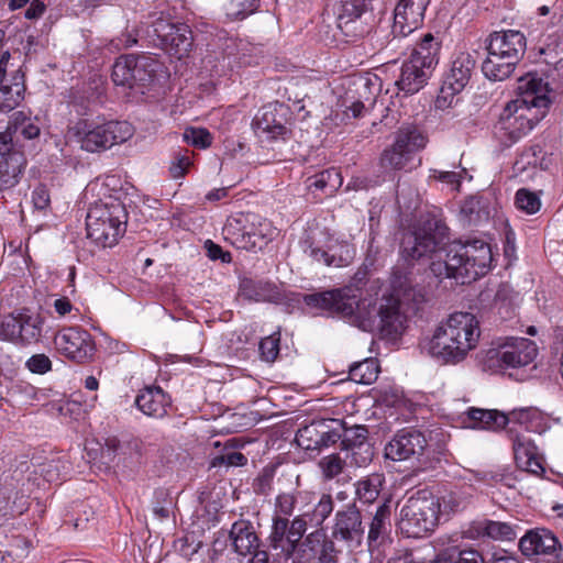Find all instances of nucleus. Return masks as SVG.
<instances>
[{"mask_svg": "<svg viewBox=\"0 0 563 563\" xmlns=\"http://www.w3.org/2000/svg\"><path fill=\"white\" fill-rule=\"evenodd\" d=\"M448 230L441 219L430 214L422 217L401 239L402 258L408 263L430 261L434 276L454 278L462 285L485 275L493 261L489 244L473 240L444 247Z\"/></svg>", "mask_w": 563, "mask_h": 563, "instance_id": "nucleus-1", "label": "nucleus"}, {"mask_svg": "<svg viewBox=\"0 0 563 563\" xmlns=\"http://www.w3.org/2000/svg\"><path fill=\"white\" fill-rule=\"evenodd\" d=\"M549 92V85L534 74L519 79L518 96L506 104L499 120L510 139L518 140L544 118L551 103Z\"/></svg>", "mask_w": 563, "mask_h": 563, "instance_id": "nucleus-2", "label": "nucleus"}, {"mask_svg": "<svg viewBox=\"0 0 563 563\" xmlns=\"http://www.w3.org/2000/svg\"><path fill=\"white\" fill-rule=\"evenodd\" d=\"M479 335V322L473 313L455 312L435 330L428 351L433 357L456 364L476 347Z\"/></svg>", "mask_w": 563, "mask_h": 563, "instance_id": "nucleus-3", "label": "nucleus"}, {"mask_svg": "<svg viewBox=\"0 0 563 563\" xmlns=\"http://www.w3.org/2000/svg\"><path fill=\"white\" fill-rule=\"evenodd\" d=\"M310 307L339 313L363 331H372L377 309L371 299H361L351 287L311 294L305 297Z\"/></svg>", "mask_w": 563, "mask_h": 563, "instance_id": "nucleus-4", "label": "nucleus"}, {"mask_svg": "<svg viewBox=\"0 0 563 563\" xmlns=\"http://www.w3.org/2000/svg\"><path fill=\"white\" fill-rule=\"evenodd\" d=\"M134 130L125 121H109L102 124L80 120L68 130V139L90 153L106 151L132 137Z\"/></svg>", "mask_w": 563, "mask_h": 563, "instance_id": "nucleus-5", "label": "nucleus"}, {"mask_svg": "<svg viewBox=\"0 0 563 563\" xmlns=\"http://www.w3.org/2000/svg\"><path fill=\"white\" fill-rule=\"evenodd\" d=\"M441 504L426 493L411 496L400 508L398 528L407 538H422L434 530L439 522Z\"/></svg>", "mask_w": 563, "mask_h": 563, "instance_id": "nucleus-6", "label": "nucleus"}, {"mask_svg": "<svg viewBox=\"0 0 563 563\" xmlns=\"http://www.w3.org/2000/svg\"><path fill=\"white\" fill-rule=\"evenodd\" d=\"M161 66L152 56L126 55L117 59L111 76L115 86L144 93V89L154 82Z\"/></svg>", "mask_w": 563, "mask_h": 563, "instance_id": "nucleus-7", "label": "nucleus"}, {"mask_svg": "<svg viewBox=\"0 0 563 563\" xmlns=\"http://www.w3.org/2000/svg\"><path fill=\"white\" fill-rule=\"evenodd\" d=\"M121 207L104 206L91 209L86 219L87 235L102 247L115 245L125 231V222L120 219Z\"/></svg>", "mask_w": 563, "mask_h": 563, "instance_id": "nucleus-8", "label": "nucleus"}, {"mask_svg": "<svg viewBox=\"0 0 563 563\" xmlns=\"http://www.w3.org/2000/svg\"><path fill=\"white\" fill-rule=\"evenodd\" d=\"M538 354L536 343L526 338H508L496 343L486 353L489 368H516L527 366Z\"/></svg>", "mask_w": 563, "mask_h": 563, "instance_id": "nucleus-9", "label": "nucleus"}, {"mask_svg": "<svg viewBox=\"0 0 563 563\" xmlns=\"http://www.w3.org/2000/svg\"><path fill=\"white\" fill-rule=\"evenodd\" d=\"M365 527L362 514L355 504H350L334 514L331 537L349 548H358L364 539Z\"/></svg>", "mask_w": 563, "mask_h": 563, "instance_id": "nucleus-10", "label": "nucleus"}, {"mask_svg": "<svg viewBox=\"0 0 563 563\" xmlns=\"http://www.w3.org/2000/svg\"><path fill=\"white\" fill-rule=\"evenodd\" d=\"M289 109L284 103L275 102L264 106L253 121L255 134L268 141L285 139Z\"/></svg>", "mask_w": 563, "mask_h": 563, "instance_id": "nucleus-11", "label": "nucleus"}, {"mask_svg": "<svg viewBox=\"0 0 563 563\" xmlns=\"http://www.w3.org/2000/svg\"><path fill=\"white\" fill-rule=\"evenodd\" d=\"M427 440L424 435L413 429L398 431L385 445V457L391 461H415L424 452Z\"/></svg>", "mask_w": 563, "mask_h": 563, "instance_id": "nucleus-12", "label": "nucleus"}, {"mask_svg": "<svg viewBox=\"0 0 563 563\" xmlns=\"http://www.w3.org/2000/svg\"><path fill=\"white\" fill-rule=\"evenodd\" d=\"M56 349L66 357L81 363L92 356L95 345L91 335L82 329L67 328L54 339Z\"/></svg>", "mask_w": 563, "mask_h": 563, "instance_id": "nucleus-13", "label": "nucleus"}, {"mask_svg": "<svg viewBox=\"0 0 563 563\" xmlns=\"http://www.w3.org/2000/svg\"><path fill=\"white\" fill-rule=\"evenodd\" d=\"M519 550L528 559L537 556H560L562 547L556 536L545 528L528 530L519 540Z\"/></svg>", "mask_w": 563, "mask_h": 563, "instance_id": "nucleus-14", "label": "nucleus"}, {"mask_svg": "<svg viewBox=\"0 0 563 563\" xmlns=\"http://www.w3.org/2000/svg\"><path fill=\"white\" fill-rule=\"evenodd\" d=\"M154 32L169 54L178 58L187 55L191 48V31L186 24H174L165 20H158L154 24Z\"/></svg>", "mask_w": 563, "mask_h": 563, "instance_id": "nucleus-15", "label": "nucleus"}, {"mask_svg": "<svg viewBox=\"0 0 563 563\" xmlns=\"http://www.w3.org/2000/svg\"><path fill=\"white\" fill-rule=\"evenodd\" d=\"M409 310L398 299L384 295L377 308L379 325L386 335L399 334L404 331Z\"/></svg>", "mask_w": 563, "mask_h": 563, "instance_id": "nucleus-16", "label": "nucleus"}, {"mask_svg": "<svg viewBox=\"0 0 563 563\" xmlns=\"http://www.w3.org/2000/svg\"><path fill=\"white\" fill-rule=\"evenodd\" d=\"M476 60V53H460L452 63L441 90L442 93L455 95L462 91L471 78Z\"/></svg>", "mask_w": 563, "mask_h": 563, "instance_id": "nucleus-17", "label": "nucleus"}, {"mask_svg": "<svg viewBox=\"0 0 563 563\" xmlns=\"http://www.w3.org/2000/svg\"><path fill=\"white\" fill-rule=\"evenodd\" d=\"M486 49L520 60L526 51V38L519 31L494 32L487 38Z\"/></svg>", "mask_w": 563, "mask_h": 563, "instance_id": "nucleus-18", "label": "nucleus"}, {"mask_svg": "<svg viewBox=\"0 0 563 563\" xmlns=\"http://www.w3.org/2000/svg\"><path fill=\"white\" fill-rule=\"evenodd\" d=\"M512 449L516 464L519 468L534 475L544 472L542 457L530 438L525 434H517L512 439Z\"/></svg>", "mask_w": 563, "mask_h": 563, "instance_id": "nucleus-19", "label": "nucleus"}, {"mask_svg": "<svg viewBox=\"0 0 563 563\" xmlns=\"http://www.w3.org/2000/svg\"><path fill=\"white\" fill-rule=\"evenodd\" d=\"M135 406L145 416L162 419L170 407V398L161 387H145L136 396Z\"/></svg>", "mask_w": 563, "mask_h": 563, "instance_id": "nucleus-20", "label": "nucleus"}, {"mask_svg": "<svg viewBox=\"0 0 563 563\" xmlns=\"http://www.w3.org/2000/svg\"><path fill=\"white\" fill-rule=\"evenodd\" d=\"M431 69L423 62L409 58L402 64L400 77L396 84L401 91L409 95L416 93L426 85Z\"/></svg>", "mask_w": 563, "mask_h": 563, "instance_id": "nucleus-21", "label": "nucleus"}, {"mask_svg": "<svg viewBox=\"0 0 563 563\" xmlns=\"http://www.w3.org/2000/svg\"><path fill=\"white\" fill-rule=\"evenodd\" d=\"M391 298L398 299L409 311H415L418 305L426 300V291L423 287H420L412 283L408 276L395 275L391 280Z\"/></svg>", "mask_w": 563, "mask_h": 563, "instance_id": "nucleus-22", "label": "nucleus"}, {"mask_svg": "<svg viewBox=\"0 0 563 563\" xmlns=\"http://www.w3.org/2000/svg\"><path fill=\"white\" fill-rule=\"evenodd\" d=\"M229 536L234 551L241 555L251 554L258 549L260 539L250 521L239 520L234 522Z\"/></svg>", "mask_w": 563, "mask_h": 563, "instance_id": "nucleus-23", "label": "nucleus"}, {"mask_svg": "<svg viewBox=\"0 0 563 563\" xmlns=\"http://www.w3.org/2000/svg\"><path fill=\"white\" fill-rule=\"evenodd\" d=\"M518 62L505 56L500 52L487 51V57L483 62L482 70L492 80H505L514 73Z\"/></svg>", "mask_w": 563, "mask_h": 563, "instance_id": "nucleus-24", "label": "nucleus"}, {"mask_svg": "<svg viewBox=\"0 0 563 563\" xmlns=\"http://www.w3.org/2000/svg\"><path fill=\"white\" fill-rule=\"evenodd\" d=\"M371 3L372 0H341L338 14L339 27L346 34L355 32L357 27L353 24L357 23V20L367 13Z\"/></svg>", "mask_w": 563, "mask_h": 563, "instance_id": "nucleus-25", "label": "nucleus"}, {"mask_svg": "<svg viewBox=\"0 0 563 563\" xmlns=\"http://www.w3.org/2000/svg\"><path fill=\"white\" fill-rule=\"evenodd\" d=\"M390 506L386 503L379 505L368 525L367 543L368 547L377 545L390 529Z\"/></svg>", "mask_w": 563, "mask_h": 563, "instance_id": "nucleus-26", "label": "nucleus"}, {"mask_svg": "<svg viewBox=\"0 0 563 563\" xmlns=\"http://www.w3.org/2000/svg\"><path fill=\"white\" fill-rule=\"evenodd\" d=\"M25 164L23 154H13L0 163V190L12 188L20 181Z\"/></svg>", "mask_w": 563, "mask_h": 563, "instance_id": "nucleus-27", "label": "nucleus"}, {"mask_svg": "<svg viewBox=\"0 0 563 563\" xmlns=\"http://www.w3.org/2000/svg\"><path fill=\"white\" fill-rule=\"evenodd\" d=\"M243 220L242 218H231L228 220L223 232L225 234V239L230 240L233 245H235L238 249L242 250H253V249H261L262 244H260L253 236L251 235L250 230L242 229Z\"/></svg>", "mask_w": 563, "mask_h": 563, "instance_id": "nucleus-28", "label": "nucleus"}, {"mask_svg": "<svg viewBox=\"0 0 563 563\" xmlns=\"http://www.w3.org/2000/svg\"><path fill=\"white\" fill-rule=\"evenodd\" d=\"M490 214L486 200L481 196L467 198L461 207L462 221L467 225H479Z\"/></svg>", "mask_w": 563, "mask_h": 563, "instance_id": "nucleus-29", "label": "nucleus"}, {"mask_svg": "<svg viewBox=\"0 0 563 563\" xmlns=\"http://www.w3.org/2000/svg\"><path fill=\"white\" fill-rule=\"evenodd\" d=\"M328 266H346L355 257L354 246L346 240L330 236L328 239Z\"/></svg>", "mask_w": 563, "mask_h": 563, "instance_id": "nucleus-30", "label": "nucleus"}, {"mask_svg": "<svg viewBox=\"0 0 563 563\" xmlns=\"http://www.w3.org/2000/svg\"><path fill=\"white\" fill-rule=\"evenodd\" d=\"M468 417L473 421L472 428L487 430L503 429L509 422V417L498 410L472 408L468 411Z\"/></svg>", "mask_w": 563, "mask_h": 563, "instance_id": "nucleus-31", "label": "nucleus"}, {"mask_svg": "<svg viewBox=\"0 0 563 563\" xmlns=\"http://www.w3.org/2000/svg\"><path fill=\"white\" fill-rule=\"evenodd\" d=\"M427 143V137L422 134V132L412 124L402 125L396 133V139L394 144L396 145V150H404L409 155L411 153L423 148Z\"/></svg>", "mask_w": 563, "mask_h": 563, "instance_id": "nucleus-32", "label": "nucleus"}, {"mask_svg": "<svg viewBox=\"0 0 563 563\" xmlns=\"http://www.w3.org/2000/svg\"><path fill=\"white\" fill-rule=\"evenodd\" d=\"M430 563H485L482 554L475 549L449 547L439 551Z\"/></svg>", "mask_w": 563, "mask_h": 563, "instance_id": "nucleus-33", "label": "nucleus"}, {"mask_svg": "<svg viewBox=\"0 0 563 563\" xmlns=\"http://www.w3.org/2000/svg\"><path fill=\"white\" fill-rule=\"evenodd\" d=\"M242 295L256 302L261 301H273L278 298L276 287L271 283L266 282H253L246 279L241 285Z\"/></svg>", "mask_w": 563, "mask_h": 563, "instance_id": "nucleus-34", "label": "nucleus"}, {"mask_svg": "<svg viewBox=\"0 0 563 563\" xmlns=\"http://www.w3.org/2000/svg\"><path fill=\"white\" fill-rule=\"evenodd\" d=\"M367 433V429L363 426H353L351 428H346L342 421V449L352 451V454L356 455V450L361 451L365 446V452L368 453L369 448L366 444Z\"/></svg>", "mask_w": 563, "mask_h": 563, "instance_id": "nucleus-35", "label": "nucleus"}, {"mask_svg": "<svg viewBox=\"0 0 563 563\" xmlns=\"http://www.w3.org/2000/svg\"><path fill=\"white\" fill-rule=\"evenodd\" d=\"M323 430V419L314 420L297 431L296 442L305 450H319V441H322L321 433H324Z\"/></svg>", "mask_w": 563, "mask_h": 563, "instance_id": "nucleus-36", "label": "nucleus"}, {"mask_svg": "<svg viewBox=\"0 0 563 563\" xmlns=\"http://www.w3.org/2000/svg\"><path fill=\"white\" fill-rule=\"evenodd\" d=\"M439 49L440 44L435 41L432 34L428 33L413 49L410 58L423 62L427 67L433 68L438 63L437 56Z\"/></svg>", "mask_w": 563, "mask_h": 563, "instance_id": "nucleus-37", "label": "nucleus"}, {"mask_svg": "<svg viewBox=\"0 0 563 563\" xmlns=\"http://www.w3.org/2000/svg\"><path fill=\"white\" fill-rule=\"evenodd\" d=\"M378 365L374 358H366L362 362L350 366V379L357 384L369 385L376 380L378 376Z\"/></svg>", "mask_w": 563, "mask_h": 563, "instance_id": "nucleus-38", "label": "nucleus"}, {"mask_svg": "<svg viewBox=\"0 0 563 563\" xmlns=\"http://www.w3.org/2000/svg\"><path fill=\"white\" fill-rule=\"evenodd\" d=\"M7 126L13 134L20 133L26 140H32L40 135V128L33 122L31 117L22 111L14 112L10 117Z\"/></svg>", "mask_w": 563, "mask_h": 563, "instance_id": "nucleus-39", "label": "nucleus"}, {"mask_svg": "<svg viewBox=\"0 0 563 563\" xmlns=\"http://www.w3.org/2000/svg\"><path fill=\"white\" fill-rule=\"evenodd\" d=\"M21 335L19 342L31 343L38 340L42 333V319L38 314L20 312Z\"/></svg>", "mask_w": 563, "mask_h": 563, "instance_id": "nucleus-40", "label": "nucleus"}, {"mask_svg": "<svg viewBox=\"0 0 563 563\" xmlns=\"http://www.w3.org/2000/svg\"><path fill=\"white\" fill-rule=\"evenodd\" d=\"M308 183L310 189L314 188L332 194L342 185V178L335 168H330L310 177Z\"/></svg>", "mask_w": 563, "mask_h": 563, "instance_id": "nucleus-41", "label": "nucleus"}, {"mask_svg": "<svg viewBox=\"0 0 563 563\" xmlns=\"http://www.w3.org/2000/svg\"><path fill=\"white\" fill-rule=\"evenodd\" d=\"M126 449L139 450V443L136 441L122 443L117 437L109 435L103 439V444H101V457L104 463L110 464L114 462L118 454H125Z\"/></svg>", "mask_w": 563, "mask_h": 563, "instance_id": "nucleus-42", "label": "nucleus"}, {"mask_svg": "<svg viewBox=\"0 0 563 563\" xmlns=\"http://www.w3.org/2000/svg\"><path fill=\"white\" fill-rule=\"evenodd\" d=\"M24 86L21 82H14L12 86L0 87V111L8 112L14 109L22 100Z\"/></svg>", "mask_w": 563, "mask_h": 563, "instance_id": "nucleus-43", "label": "nucleus"}, {"mask_svg": "<svg viewBox=\"0 0 563 563\" xmlns=\"http://www.w3.org/2000/svg\"><path fill=\"white\" fill-rule=\"evenodd\" d=\"M289 522L290 520L288 519V517L275 514L273 515L268 541L274 550H278L282 547V543L286 541Z\"/></svg>", "mask_w": 563, "mask_h": 563, "instance_id": "nucleus-44", "label": "nucleus"}, {"mask_svg": "<svg viewBox=\"0 0 563 563\" xmlns=\"http://www.w3.org/2000/svg\"><path fill=\"white\" fill-rule=\"evenodd\" d=\"M409 159L410 155L407 152L401 148L396 150V145L393 144L390 148L383 152L380 156V165L384 168L401 169L407 165Z\"/></svg>", "mask_w": 563, "mask_h": 563, "instance_id": "nucleus-45", "label": "nucleus"}, {"mask_svg": "<svg viewBox=\"0 0 563 563\" xmlns=\"http://www.w3.org/2000/svg\"><path fill=\"white\" fill-rule=\"evenodd\" d=\"M483 531L486 536L495 540L511 541L516 539L515 530L506 522L486 521Z\"/></svg>", "mask_w": 563, "mask_h": 563, "instance_id": "nucleus-46", "label": "nucleus"}, {"mask_svg": "<svg viewBox=\"0 0 563 563\" xmlns=\"http://www.w3.org/2000/svg\"><path fill=\"white\" fill-rule=\"evenodd\" d=\"M397 203L399 209L405 213L415 211L419 207V195L417 190L406 185L398 186Z\"/></svg>", "mask_w": 563, "mask_h": 563, "instance_id": "nucleus-47", "label": "nucleus"}, {"mask_svg": "<svg viewBox=\"0 0 563 563\" xmlns=\"http://www.w3.org/2000/svg\"><path fill=\"white\" fill-rule=\"evenodd\" d=\"M515 203L517 208L528 214H533L540 210L541 201L537 194L522 188L516 192Z\"/></svg>", "mask_w": 563, "mask_h": 563, "instance_id": "nucleus-48", "label": "nucleus"}, {"mask_svg": "<svg viewBox=\"0 0 563 563\" xmlns=\"http://www.w3.org/2000/svg\"><path fill=\"white\" fill-rule=\"evenodd\" d=\"M420 23H412L410 20V10L409 8L405 9V13H400V16L398 14V4L395 8L394 11V24L391 32L394 34V40L397 36H406L410 34L415 29L418 27Z\"/></svg>", "mask_w": 563, "mask_h": 563, "instance_id": "nucleus-49", "label": "nucleus"}, {"mask_svg": "<svg viewBox=\"0 0 563 563\" xmlns=\"http://www.w3.org/2000/svg\"><path fill=\"white\" fill-rule=\"evenodd\" d=\"M324 433H321L322 441H319V450L336 443L342 438V420L323 419Z\"/></svg>", "mask_w": 563, "mask_h": 563, "instance_id": "nucleus-50", "label": "nucleus"}, {"mask_svg": "<svg viewBox=\"0 0 563 563\" xmlns=\"http://www.w3.org/2000/svg\"><path fill=\"white\" fill-rule=\"evenodd\" d=\"M68 470L65 462L59 459L49 460L38 466L37 473L48 483L62 479L63 472Z\"/></svg>", "mask_w": 563, "mask_h": 563, "instance_id": "nucleus-51", "label": "nucleus"}, {"mask_svg": "<svg viewBox=\"0 0 563 563\" xmlns=\"http://www.w3.org/2000/svg\"><path fill=\"white\" fill-rule=\"evenodd\" d=\"M258 0H230L227 7L228 16L242 20L256 11Z\"/></svg>", "mask_w": 563, "mask_h": 563, "instance_id": "nucleus-52", "label": "nucleus"}, {"mask_svg": "<svg viewBox=\"0 0 563 563\" xmlns=\"http://www.w3.org/2000/svg\"><path fill=\"white\" fill-rule=\"evenodd\" d=\"M21 335L20 313L5 316L0 322V339L19 342Z\"/></svg>", "mask_w": 563, "mask_h": 563, "instance_id": "nucleus-53", "label": "nucleus"}, {"mask_svg": "<svg viewBox=\"0 0 563 563\" xmlns=\"http://www.w3.org/2000/svg\"><path fill=\"white\" fill-rule=\"evenodd\" d=\"M249 230L251 232L250 236H253L260 244L266 243L267 240L273 239L275 232L271 222L262 220L256 216L252 217Z\"/></svg>", "mask_w": 563, "mask_h": 563, "instance_id": "nucleus-54", "label": "nucleus"}, {"mask_svg": "<svg viewBox=\"0 0 563 563\" xmlns=\"http://www.w3.org/2000/svg\"><path fill=\"white\" fill-rule=\"evenodd\" d=\"M319 465L322 470L323 476L327 479H332L343 472L345 462L339 454H331L322 457Z\"/></svg>", "mask_w": 563, "mask_h": 563, "instance_id": "nucleus-55", "label": "nucleus"}, {"mask_svg": "<svg viewBox=\"0 0 563 563\" xmlns=\"http://www.w3.org/2000/svg\"><path fill=\"white\" fill-rule=\"evenodd\" d=\"M429 0H399L398 14L405 13V9L410 10V20L412 23H421Z\"/></svg>", "mask_w": 563, "mask_h": 563, "instance_id": "nucleus-56", "label": "nucleus"}, {"mask_svg": "<svg viewBox=\"0 0 563 563\" xmlns=\"http://www.w3.org/2000/svg\"><path fill=\"white\" fill-rule=\"evenodd\" d=\"M332 511V497L328 494H323L312 510L311 521H313L316 526H321Z\"/></svg>", "mask_w": 563, "mask_h": 563, "instance_id": "nucleus-57", "label": "nucleus"}, {"mask_svg": "<svg viewBox=\"0 0 563 563\" xmlns=\"http://www.w3.org/2000/svg\"><path fill=\"white\" fill-rule=\"evenodd\" d=\"M308 514L296 516L289 522L288 533L286 541L300 543L308 528V521L306 517Z\"/></svg>", "mask_w": 563, "mask_h": 563, "instance_id": "nucleus-58", "label": "nucleus"}, {"mask_svg": "<svg viewBox=\"0 0 563 563\" xmlns=\"http://www.w3.org/2000/svg\"><path fill=\"white\" fill-rule=\"evenodd\" d=\"M297 497L292 493H280L275 499V515L290 517L295 510Z\"/></svg>", "mask_w": 563, "mask_h": 563, "instance_id": "nucleus-59", "label": "nucleus"}, {"mask_svg": "<svg viewBox=\"0 0 563 563\" xmlns=\"http://www.w3.org/2000/svg\"><path fill=\"white\" fill-rule=\"evenodd\" d=\"M187 143L205 148L211 144V134L206 129L189 128L184 132Z\"/></svg>", "mask_w": 563, "mask_h": 563, "instance_id": "nucleus-60", "label": "nucleus"}, {"mask_svg": "<svg viewBox=\"0 0 563 563\" xmlns=\"http://www.w3.org/2000/svg\"><path fill=\"white\" fill-rule=\"evenodd\" d=\"M542 54L545 55V63L552 65L559 74H563V44L552 47L548 45L547 48L542 49Z\"/></svg>", "mask_w": 563, "mask_h": 563, "instance_id": "nucleus-61", "label": "nucleus"}, {"mask_svg": "<svg viewBox=\"0 0 563 563\" xmlns=\"http://www.w3.org/2000/svg\"><path fill=\"white\" fill-rule=\"evenodd\" d=\"M542 54L545 55V63L552 65L559 74H563V44L552 47L548 45L547 48L542 49Z\"/></svg>", "mask_w": 563, "mask_h": 563, "instance_id": "nucleus-62", "label": "nucleus"}, {"mask_svg": "<svg viewBox=\"0 0 563 563\" xmlns=\"http://www.w3.org/2000/svg\"><path fill=\"white\" fill-rule=\"evenodd\" d=\"M356 495L364 503H372L378 497L379 490L372 479H363L357 483Z\"/></svg>", "mask_w": 563, "mask_h": 563, "instance_id": "nucleus-63", "label": "nucleus"}, {"mask_svg": "<svg viewBox=\"0 0 563 563\" xmlns=\"http://www.w3.org/2000/svg\"><path fill=\"white\" fill-rule=\"evenodd\" d=\"M260 351L266 362L275 361L279 352V339L273 335L263 339L260 343Z\"/></svg>", "mask_w": 563, "mask_h": 563, "instance_id": "nucleus-64", "label": "nucleus"}]
</instances>
